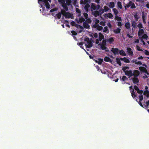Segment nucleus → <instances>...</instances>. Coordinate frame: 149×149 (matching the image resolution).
I'll return each mask as SVG.
<instances>
[{"mask_svg": "<svg viewBox=\"0 0 149 149\" xmlns=\"http://www.w3.org/2000/svg\"><path fill=\"white\" fill-rule=\"evenodd\" d=\"M58 1L63 8L66 11L68 9L67 6H70L72 3L71 0H58Z\"/></svg>", "mask_w": 149, "mask_h": 149, "instance_id": "1", "label": "nucleus"}, {"mask_svg": "<svg viewBox=\"0 0 149 149\" xmlns=\"http://www.w3.org/2000/svg\"><path fill=\"white\" fill-rule=\"evenodd\" d=\"M48 1L51 2V0H43V2L45 3L46 8L47 9H49L50 8V6L48 2Z\"/></svg>", "mask_w": 149, "mask_h": 149, "instance_id": "2", "label": "nucleus"}, {"mask_svg": "<svg viewBox=\"0 0 149 149\" xmlns=\"http://www.w3.org/2000/svg\"><path fill=\"white\" fill-rule=\"evenodd\" d=\"M92 27L94 28H96L99 31H101V30H102L103 29V27L99 25V24H93L92 25Z\"/></svg>", "mask_w": 149, "mask_h": 149, "instance_id": "3", "label": "nucleus"}, {"mask_svg": "<svg viewBox=\"0 0 149 149\" xmlns=\"http://www.w3.org/2000/svg\"><path fill=\"white\" fill-rule=\"evenodd\" d=\"M119 49L117 48H112L111 49V52L114 54H118L119 52Z\"/></svg>", "mask_w": 149, "mask_h": 149, "instance_id": "4", "label": "nucleus"}, {"mask_svg": "<svg viewBox=\"0 0 149 149\" xmlns=\"http://www.w3.org/2000/svg\"><path fill=\"white\" fill-rule=\"evenodd\" d=\"M139 69L141 71L144 72L148 75H149V73L147 71L145 67L141 66L139 67Z\"/></svg>", "mask_w": 149, "mask_h": 149, "instance_id": "5", "label": "nucleus"}, {"mask_svg": "<svg viewBox=\"0 0 149 149\" xmlns=\"http://www.w3.org/2000/svg\"><path fill=\"white\" fill-rule=\"evenodd\" d=\"M125 73L126 75L129 76L130 77L132 76V71L131 70H126Z\"/></svg>", "mask_w": 149, "mask_h": 149, "instance_id": "6", "label": "nucleus"}, {"mask_svg": "<svg viewBox=\"0 0 149 149\" xmlns=\"http://www.w3.org/2000/svg\"><path fill=\"white\" fill-rule=\"evenodd\" d=\"M139 71L135 70L134 71V72L132 73V76H134L135 77L138 76L139 74Z\"/></svg>", "mask_w": 149, "mask_h": 149, "instance_id": "7", "label": "nucleus"}, {"mask_svg": "<svg viewBox=\"0 0 149 149\" xmlns=\"http://www.w3.org/2000/svg\"><path fill=\"white\" fill-rule=\"evenodd\" d=\"M127 51L129 55L132 56L133 55V53L132 51V49L130 47L127 48Z\"/></svg>", "mask_w": 149, "mask_h": 149, "instance_id": "8", "label": "nucleus"}, {"mask_svg": "<svg viewBox=\"0 0 149 149\" xmlns=\"http://www.w3.org/2000/svg\"><path fill=\"white\" fill-rule=\"evenodd\" d=\"M103 16L105 18L107 17L110 18H111L113 17V15L111 13H108L104 14Z\"/></svg>", "mask_w": 149, "mask_h": 149, "instance_id": "9", "label": "nucleus"}, {"mask_svg": "<svg viewBox=\"0 0 149 149\" xmlns=\"http://www.w3.org/2000/svg\"><path fill=\"white\" fill-rule=\"evenodd\" d=\"M144 33V31L143 29H139L138 32L139 36L140 37Z\"/></svg>", "mask_w": 149, "mask_h": 149, "instance_id": "10", "label": "nucleus"}, {"mask_svg": "<svg viewBox=\"0 0 149 149\" xmlns=\"http://www.w3.org/2000/svg\"><path fill=\"white\" fill-rule=\"evenodd\" d=\"M142 19L143 20V22L144 24H146V16L144 14V12H142Z\"/></svg>", "mask_w": 149, "mask_h": 149, "instance_id": "11", "label": "nucleus"}, {"mask_svg": "<svg viewBox=\"0 0 149 149\" xmlns=\"http://www.w3.org/2000/svg\"><path fill=\"white\" fill-rule=\"evenodd\" d=\"M83 26L86 29H90V26L86 22H83Z\"/></svg>", "mask_w": 149, "mask_h": 149, "instance_id": "12", "label": "nucleus"}, {"mask_svg": "<svg viewBox=\"0 0 149 149\" xmlns=\"http://www.w3.org/2000/svg\"><path fill=\"white\" fill-rule=\"evenodd\" d=\"M119 53L121 55L124 56H126V54L125 51L123 50H119Z\"/></svg>", "mask_w": 149, "mask_h": 149, "instance_id": "13", "label": "nucleus"}, {"mask_svg": "<svg viewBox=\"0 0 149 149\" xmlns=\"http://www.w3.org/2000/svg\"><path fill=\"white\" fill-rule=\"evenodd\" d=\"M120 59L121 60L124 61L126 63H129L130 62L129 60L126 57L120 58Z\"/></svg>", "mask_w": 149, "mask_h": 149, "instance_id": "14", "label": "nucleus"}, {"mask_svg": "<svg viewBox=\"0 0 149 149\" xmlns=\"http://www.w3.org/2000/svg\"><path fill=\"white\" fill-rule=\"evenodd\" d=\"M121 29L119 28H117L116 29L113 30V32L116 34H118L120 33Z\"/></svg>", "mask_w": 149, "mask_h": 149, "instance_id": "15", "label": "nucleus"}, {"mask_svg": "<svg viewBox=\"0 0 149 149\" xmlns=\"http://www.w3.org/2000/svg\"><path fill=\"white\" fill-rule=\"evenodd\" d=\"M92 13L95 17H97L100 15L99 11L97 10H96L94 12H93Z\"/></svg>", "mask_w": 149, "mask_h": 149, "instance_id": "16", "label": "nucleus"}, {"mask_svg": "<svg viewBox=\"0 0 149 149\" xmlns=\"http://www.w3.org/2000/svg\"><path fill=\"white\" fill-rule=\"evenodd\" d=\"M71 15L70 13L69 12H67L65 13V15H64L65 18H72L71 17Z\"/></svg>", "mask_w": 149, "mask_h": 149, "instance_id": "17", "label": "nucleus"}, {"mask_svg": "<svg viewBox=\"0 0 149 149\" xmlns=\"http://www.w3.org/2000/svg\"><path fill=\"white\" fill-rule=\"evenodd\" d=\"M132 80L134 84H136L137 83H138L139 82V80L138 79V78L134 77L132 79Z\"/></svg>", "mask_w": 149, "mask_h": 149, "instance_id": "18", "label": "nucleus"}, {"mask_svg": "<svg viewBox=\"0 0 149 149\" xmlns=\"http://www.w3.org/2000/svg\"><path fill=\"white\" fill-rule=\"evenodd\" d=\"M99 40L100 41H101L104 38V36L100 32L99 33Z\"/></svg>", "mask_w": 149, "mask_h": 149, "instance_id": "19", "label": "nucleus"}, {"mask_svg": "<svg viewBox=\"0 0 149 149\" xmlns=\"http://www.w3.org/2000/svg\"><path fill=\"white\" fill-rule=\"evenodd\" d=\"M99 45H100V47L102 49V50H106L105 51L106 52H107L108 51V49H107L108 50H106L107 47H106V45H102L100 44H99Z\"/></svg>", "mask_w": 149, "mask_h": 149, "instance_id": "20", "label": "nucleus"}, {"mask_svg": "<svg viewBox=\"0 0 149 149\" xmlns=\"http://www.w3.org/2000/svg\"><path fill=\"white\" fill-rule=\"evenodd\" d=\"M89 0H81L80 3L81 4H86L88 2Z\"/></svg>", "mask_w": 149, "mask_h": 149, "instance_id": "21", "label": "nucleus"}, {"mask_svg": "<svg viewBox=\"0 0 149 149\" xmlns=\"http://www.w3.org/2000/svg\"><path fill=\"white\" fill-rule=\"evenodd\" d=\"M91 8L93 10H95L96 9L95 4L93 3H92L91 5Z\"/></svg>", "mask_w": 149, "mask_h": 149, "instance_id": "22", "label": "nucleus"}, {"mask_svg": "<svg viewBox=\"0 0 149 149\" xmlns=\"http://www.w3.org/2000/svg\"><path fill=\"white\" fill-rule=\"evenodd\" d=\"M90 7V5L88 3L86 4L84 6V9L86 12H88V8Z\"/></svg>", "mask_w": 149, "mask_h": 149, "instance_id": "23", "label": "nucleus"}, {"mask_svg": "<svg viewBox=\"0 0 149 149\" xmlns=\"http://www.w3.org/2000/svg\"><path fill=\"white\" fill-rule=\"evenodd\" d=\"M120 81H125L128 80V78L125 76H123L122 78H121V77H120Z\"/></svg>", "mask_w": 149, "mask_h": 149, "instance_id": "24", "label": "nucleus"}, {"mask_svg": "<svg viewBox=\"0 0 149 149\" xmlns=\"http://www.w3.org/2000/svg\"><path fill=\"white\" fill-rule=\"evenodd\" d=\"M125 26L127 29H129L130 28V24L129 22H127L125 24Z\"/></svg>", "mask_w": 149, "mask_h": 149, "instance_id": "25", "label": "nucleus"}, {"mask_svg": "<svg viewBox=\"0 0 149 149\" xmlns=\"http://www.w3.org/2000/svg\"><path fill=\"white\" fill-rule=\"evenodd\" d=\"M107 42H109L110 43H112L114 41L113 37H111L106 40Z\"/></svg>", "mask_w": 149, "mask_h": 149, "instance_id": "26", "label": "nucleus"}, {"mask_svg": "<svg viewBox=\"0 0 149 149\" xmlns=\"http://www.w3.org/2000/svg\"><path fill=\"white\" fill-rule=\"evenodd\" d=\"M134 16L136 21H138L139 19L140 18L139 15H138L137 13L134 14Z\"/></svg>", "mask_w": 149, "mask_h": 149, "instance_id": "27", "label": "nucleus"}, {"mask_svg": "<svg viewBox=\"0 0 149 149\" xmlns=\"http://www.w3.org/2000/svg\"><path fill=\"white\" fill-rule=\"evenodd\" d=\"M103 32L106 33H109V30L107 26L104 27V29L103 30Z\"/></svg>", "mask_w": 149, "mask_h": 149, "instance_id": "28", "label": "nucleus"}, {"mask_svg": "<svg viewBox=\"0 0 149 149\" xmlns=\"http://www.w3.org/2000/svg\"><path fill=\"white\" fill-rule=\"evenodd\" d=\"M109 7L111 8H113L115 6V3L113 2H110L109 5Z\"/></svg>", "mask_w": 149, "mask_h": 149, "instance_id": "29", "label": "nucleus"}, {"mask_svg": "<svg viewBox=\"0 0 149 149\" xmlns=\"http://www.w3.org/2000/svg\"><path fill=\"white\" fill-rule=\"evenodd\" d=\"M104 60L106 62H109L110 63L112 62L110 58L108 56H105L104 58Z\"/></svg>", "mask_w": 149, "mask_h": 149, "instance_id": "30", "label": "nucleus"}, {"mask_svg": "<svg viewBox=\"0 0 149 149\" xmlns=\"http://www.w3.org/2000/svg\"><path fill=\"white\" fill-rule=\"evenodd\" d=\"M143 95L146 96L148 98L149 97V91H144L143 92Z\"/></svg>", "mask_w": 149, "mask_h": 149, "instance_id": "31", "label": "nucleus"}, {"mask_svg": "<svg viewBox=\"0 0 149 149\" xmlns=\"http://www.w3.org/2000/svg\"><path fill=\"white\" fill-rule=\"evenodd\" d=\"M76 13H78L77 16L80 17L81 15V11L78 8H76Z\"/></svg>", "mask_w": 149, "mask_h": 149, "instance_id": "32", "label": "nucleus"}, {"mask_svg": "<svg viewBox=\"0 0 149 149\" xmlns=\"http://www.w3.org/2000/svg\"><path fill=\"white\" fill-rule=\"evenodd\" d=\"M88 45H86V47L88 48H90L92 47V43L91 40H90L88 42H87Z\"/></svg>", "mask_w": 149, "mask_h": 149, "instance_id": "33", "label": "nucleus"}, {"mask_svg": "<svg viewBox=\"0 0 149 149\" xmlns=\"http://www.w3.org/2000/svg\"><path fill=\"white\" fill-rule=\"evenodd\" d=\"M120 58H116V62L120 66L121 65V63L120 62Z\"/></svg>", "mask_w": 149, "mask_h": 149, "instance_id": "34", "label": "nucleus"}, {"mask_svg": "<svg viewBox=\"0 0 149 149\" xmlns=\"http://www.w3.org/2000/svg\"><path fill=\"white\" fill-rule=\"evenodd\" d=\"M136 22L134 21H133L132 22V26L134 28H136Z\"/></svg>", "mask_w": 149, "mask_h": 149, "instance_id": "35", "label": "nucleus"}, {"mask_svg": "<svg viewBox=\"0 0 149 149\" xmlns=\"http://www.w3.org/2000/svg\"><path fill=\"white\" fill-rule=\"evenodd\" d=\"M61 13L59 12L56 14L55 15V17H56L58 19H60L61 17Z\"/></svg>", "mask_w": 149, "mask_h": 149, "instance_id": "36", "label": "nucleus"}, {"mask_svg": "<svg viewBox=\"0 0 149 149\" xmlns=\"http://www.w3.org/2000/svg\"><path fill=\"white\" fill-rule=\"evenodd\" d=\"M98 62L97 63L99 65H101L103 61V59L102 58H98Z\"/></svg>", "mask_w": 149, "mask_h": 149, "instance_id": "37", "label": "nucleus"}, {"mask_svg": "<svg viewBox=\"0 0 149 149\" xmlns=\"http://www.w3.org/2000/svg\"><path fill=\"white\" fill-rule=\"evenodd\" d=\"M117 5L118 7L120 9H121L122 8V5L120 1H118L117 2Z\"/></svg>", "mask_w": 149, "mask_h": 149, "instance_id": "38", "label": "nucleus"}, {"mask_svg": "<svg viewBox=\"0 0 149 149\" xmlns=\"http://www.w3.org/2000/svg\"><path fill=\"white\" fill-rule=\"evenodd\" d=\"M136 8V6L134 4V3L131 1V8L132 9L133 8Z\"/></svg>", "mask_w": 149, "mask_h": 149, "instance_id": "39", "label": "nucleus"}, {"mask_svg": "<svg viewBox=\"0 0 149 149\" xmlns=\"http://www.w3.org/2000/svg\"><path fill=\"white\" fill-rule=\"evenodd\" d=\"M113 11L114 12V14L116 15L118 13V12L116 8H114L113 9Z\"/></svg>", "mask_w": 149, "mask_h": 149, "instance_id": "40", "label": "nucleus"}, {"mask_svg": "<svg viewBox=\"0 0 149 149\" xmlns=\"http://www.w3.org/2000/svg\"><path fill=\"white\" fill-rule=\"evenodd\" d=\"M79 21L80 22L82 23L83 22H84L85 21V19L82 17H81L79 18Z\"/></svg>", "mask_w": 149, "mask_h": 149, "instance_id": "41", "label": "nucleus"}, {"mask_svg": "<svg viewBox=\"0 0 149 149\" xmlns=\"http://www.w3.org/2000/svg\"><path fill=\"white\" fill-rule=\"evenodd\" d=\"M141 38L142 39H144L147 40L148 38V36L146 34H144L142 36Z\"/></svg>", "mask_w": 149, "mask_h": 149, "instance_id": "42", "label": "nucleus"}, {"mask_svg": "<svg viewBox=\"0 0 149 149\" xmlns=\"http://www.w3.org/2000/svg\"><path fill=\"white\" fill-rule=\"evenodd\" d=\"M115 19L118 21H122L121 17L117 15L116 16Z\"/></svg>", "mask_w": 149, "mask_h": 149, "instance_id": "43", "label": "nucleus"}, {"mask_svg": "<svg viewBox=\"0 0 149 149\" xmlns=\"http://www.w3.org/2000/svg\"><path fill=\"white\" fill-rule=\"evenodd\" d=\"M129 68L128 66H125L123 67L122 68V70H123L124 72H125L126 70L127 69H129Z\"/></svg>", "mask_w": 149, "mask_h": 149, "instance_id": "44", "label": "nucleus"}, {"mask_svg": "<svg viewBox=\"0 0 149 149\" xmlns=\"http://www.w3.org/2000/svg\"><path fill=\"white\" fill-rule=\"evenodd\" d=\"M65 11H66L65 10H63V9H61V12H60L61 13V14H62L63 15V16L65 15V13H66V12Z\"/></svg>", "mask_w": 149, "mask_h": 149, "instance_id": "45", "label": "nucleus"}, {"mask_svg": "<svg viewBox=\"0 0 149 149\" xmlns=\"http://www.w3.org/2000/svg\"><path fill=\"white\" fill-rule=\"evenodd\" d=\"M99 12L100 13V15H101L102 14H103L104 13V10L103 9H101L99 10Z\"/></svg>", "mask_w": 149, "mask_h": 149, "instance_id": "46", "label": "nucleus"}, {"mask_svg": "<svg viewBox=\"0 0 149 149\" xmlns=\"http://www.w3.org/2000/svg\"><path fill=\"white\" fill-rule=\"evenodd\" d=\"M104 9L105 12H107L109 10V8L106 6H104Z\"/></svg>", "mask_w": 149, "mask_h": 149, "instance_id": "47", "label": "nucleus"}, {"mask_svg": "<svg viewBox=\"0 0 149 149\" xmlns=\"http://www.w3.org/2000/svg\"><path fill=\"white\" fill-rule=\"evenodd\" d=\"M137 26L140 29H141L143 27L142 24L141 23H140L138 24L137 25Z\"/></svg>", "mask_w": 149, "mask_h": 149, "instance_id": "48", "label": "nucleus"}, {"mask_svg": "<svg viewBox=\"0 0 149 149\" xmlns=\"http://www.w3.org/2000/svg\"><path fill=\"white\" fill-rule=\"evenodd\" d=\"M130 88V92L131 93H133V91L134 92V90L132 86H131L129 87Z\"/></svg>", "mask_w": 149, "mask_h": 149, "instance_id": "49", "label": "nucleus"}, {"mask_svg": "<svg viewBox=\"0 0 149 149\" xmlns=\"http://www.w3.org/2000/svg\"><path fill=\"white\" fill-rule=\"evenodd\" d=\"M107 42V40H103L102 41V44H100L106 45Z\"/></svg>", "mask_w": 149, "mask_h": 149, "instance_id": "50", "label": "nucleus"}, {"mask_svg": "<svg viewBox=\"0 0 149 149\" xmlns=\"http://www.w3.org/2000/svg\"><path fill=\"white\" fill-rule=\"evenodd\" d=\"M139 101H141L143 99V97L142 94H141L139 96Z\"/></svg>", "mask_w": 149, "mask_h": 149, "instance_id": "51", "label": "nucleus"}, {"mask_svg": "<svg viewBox=\"0 0 149 149\" xmlns=\"http://www.w3.org/2000/svg\"><path fill=\"white\" fill-rule=\"evenodd\" d=\"M131 95L132 97L133 98H134L136 97V96L135 95L134 92L133 91V93H131Z\"/></svg>", "mask_w": 149, "mask_h": 149, "instance_id": "52", "label": "nucleus"}, {"mask_svg": "<svg viewBox=\"0 0 149 149\" xmlns=\"http://www.w3.org/2000/svg\"><path fill=\"white\" fill-rule=\"evenodd\" d=\"M136 49L138 51H143V50L140 48V47L138 45L136 46Z\"/></svg>", "mask_w": 149, "mask_h": 149, "instance_id": "53", "label": "nucleus"}, {"mask_svg": "<svg viewBox=\"0 0 149 149\" xmlns=\"http://www.w3.org/2000/svg\"><path fill=\"white\" fill-rule=\"evenodd\" d=\"M131 1H129V3L126 5L127 8H128L131 6Z\"/></svg>", "mask_w": 149, "mask_h": 149, "instance_id": "54", "label": "nucleus"}, {"mask_svg": "<svg viewBox=\"0 0 149 149\" xmlns=\"http://www.w3.org/2000/svg\"><path fill=\"white\" fill-rule=\"evenodd\" d=\"M100 24L103 26H105V22H104L102 21L100 23Z\"/></svg>", "mask_w": 149, "mask_h": 149, "instance_id": "55", "label": "nucleus"}, {"mask_svg": "<svg viewBox=\"0 0 149 149\" xmlns=\"http://www.w3.org/2000/svg\"><path fill=\"white\" fill-rule=\"evenodd\" d=\"M83 15L84 17L86 19H87L88 18V14L86 13H83Z\"/></svg>", "mask_w": 149, "mask_h": 149, "instance_id": "56", "label": "nucleus"}, {"mask_svg": "<svg viewBox=\"0 0 149 149\" xmlns=\"http://www.w3.org/2000/svg\"><path fill=\"white\" fill-rule=\"evenodd\" d=\"M99 20L98 19H96L95 20V23L94 24L97 25L99 23Z\"/></svg>", "mask_w": 149, "mask_h": 149, "instance_id": "57", "label": "nucleus"}, {"mask_svg": "<svg viewBox=\"0 0 149 149\" xmlns=\"http://www.w3.org/2000/svg\"><path fill=\"white\" fill-rule=\"evenodd\" d=\"M71 33H72V35L74 36H76L77 35V33L76 32L74 31H71Z\"/></svg>", "mask_w": 149, "mask_h": 149, "instance_id": "58", "label": "nucleus"}, {"mask_svg": "<svg viewBox=\"0 0 149 149\" xmlns=\"http://www.w3.org/2000/svg\"><path fill=\"white\" fill-rule=\"evenodd\" d=\"M86 22L89 23H90L91 22V21L90 19L88 18L87 19Z\"/></svg>", "mask_w": 149, "mask_h": 149, "instance_id": "59", "label": "nucleus"}, {"mask_svg": "<svg viewBox=\"0 0 149 149\" xmlns=\"http://www.w3.org/2000/svg\"><path fill=\"white\" fill-rule=\"evenodd\" d=\"M57 10V9H56V8H53L50 10V13H52L54 11Z\"/></svg>", "mask_w": 149, "mask_h": 149, "instance_id": "60", "label": "nucleus"}, {"mask_svg": "<svg viewBox=\"0 0 149 149\" xmlns=\"http://www.w3.org/2000/svg\"><path fill=\"white\" fill-rule=\"evenodd\" d=\"M144 53L146 55H149V52L147 50H145Z\"/></svg>", "mask_w": 149, "mask_h": 149, "instance_id": "61", "label": "nucleus"}, {"mask_svg": "<svg viewBox=\"0 0 149 149\" xmlns=\"http://www.w3.org/2000/svg\"><path fill=\"white\" fill-rule=\"evenodd\" d=\"M84 40L85 41L87 42L90 40L89 38H85Z\"/></svg>", "mask_w": 149, "mask_h": 149, "instance_id": "62", "label": "nucleus"}, {"mask_svg": "<svg viewBox=\"0 0 149 149\" xmlns=\"http://www.w3.org/2000/svg\"><path fill=\"white\" fill-rule=\"evenodd\" d=\"M138 93L142 94L143 93V91L142 90H140L139 89L137 91Z\"/></svg>", "mask_w": 149, "mask_h": 149, "instance_id": "63", "label": "nucleus"}, {"mask_svg": "<svg viewBox=\"0 0 149 149\" xmlns=\"http://www.w3.org/2000/svg\"><path fill=\"white\" fill-rule=\"evenodd\" d=\"M146 105L145 106L146 107H148L149 105V100L148 101L146 102Z\"/></svg>", "mask_w": 149, "mask_h": 149, "instance_id": "64", "label": "nucleus"}]
</instances>
